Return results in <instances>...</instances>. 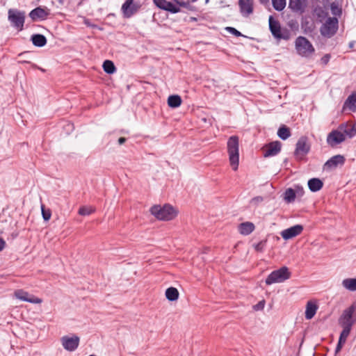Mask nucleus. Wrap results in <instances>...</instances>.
Returning <instances> with one entry per match:
<instances>
[{
	"mask_svg": "<svg viewBox=\"0 0 356 356\" xmlns=\"http://www.w3.org/2000/svg\"><path fill=\"white\" fill-rule=\"evenodd\" d=\"M227 153L231 167L236 170L239 163V138L236 136H232L227 143Z\"/></svg>",
	"mask_w": 356,
	"mask_h": 356,
	"instance_id": "obj_1",
	"label": "nucleus"
},
{
	"mask_svg": "<svg viewBox=\"0 0 356 356\" xmlns=\"http://www.w3.org/2000/svg\"><path fill=\"white\" fill-rule=\"evenodd\" d=\"M150 211L153 216L161 220H170L177 216L176 211L170 204H165L163 207L154 205L151 208Z\"/></svg>",
	"mask_w": 356,
	"mask_h": 356,
	"instance_id": "obj_2",
	"label": "nucleus"
},
{
	"mask_svg": "<svg viewBox=\"0 0 356 356\" xmlns=\"http://www.w3.org/2000/svg\"><path fill=\"white\" fill-rule=\"evenodd\" d=\"M291 277V272L286 266L273 270L266 279V284L270 285L274 283L283 282Z\"/></svg>",
	"mask_w": 356,
	"mask_h": 356,
	"instance_id": "obj_3",
	"label": "nucleus"
},
{
	"mask_svg": "<svg viewBox=\"0 0 356 356\" xmlns=\"http://www.w3.org/2000/svg\"><path fill=\"white\" fill-rule=\"evenodd\" d=\"M295 47L298 54L303 57H309L314 52L312 43L303 36L296 39Z\"/></svg>",
	"mask_w": 356,
	"mask_h": 356,
	"instance_id": "obj_4",
	"label": "nucleus"
},
{
	"mask_svg": "<svg viewBox=\"0 0 356 356\" xmlns=\"http://www.w3.org/2000/svg\"><path fill=\"white\" fill-rule=\"evenodd\" d=\"M8 19L11 25L21 31L24 29L25 22V13L17 9H9L8 12Z\"/></svg>",
	"mask_w": 356,
	"mask_h": 356,
	"instance_id": "obj_5",
	"label": "nucleus"
},
{
	"mask_svg": "<svg viewBox=\"0 0 356 356\" xmlns=\"http://www.w3.org/2000/svg\"><path fill=\"white\" fill-rule=\"evenodd\" d=\"M339 28V21L337 17H328L320 28L321 34L326 38L332 37Z\"/></svg>",
	"mask_w": 356,
	"mask_h": 356,
	"instance_id": "obj_6",
	"label": "nucleus"
},
{
	"mask_svg": "<svg viewBox=\"0 0 356 356\" xmlns=\"http://www.w3.org/2000/svg\"><path fill=\"white\" fill-rule=\"evenodd\" d=\"M356 311V302H353L349 307L343 310L341 316L339 319V324L341 327H353L356 323V318L353 317Z\"/></svg>",
	"mask_w": 356,
	"mask_h": 356,
	"instance_id": "obj_7",
	"label": "nucleus"
},
{
	"mask_svg": "<svg viewBox=\"0 0 356 356\" xmlns=\"http://www.w3.org/2000/svg\"><path fill=\"white\" fill-rule=\"evenodd\" d=\"M269 29L272 35L277 39L289 40L290 38V33L287 29H282L280 22L274 19L273 16L269 17Z\"/></svg>",
	"mask_w": 356,
	"mask_h": 356,
	"instance_id": "obj_8",
	"label": "nucleus"
},
{
	"mask_svg": "<svg viewBox=\"0 0 356 356\" xmlns=\"http://www.w3.org/2000/svg\"><path fill=\"white\" fill-rule=\"evenodd\" d=\"M310 150V145L305 136L300 138L296 143L295 156L298 159H302Z\"/></svg>",
	"mask_w": 356,
	"mask_h": 356,
	"instance_id": "obj_9",
	"label": "nucleus"
},
{
	"mask_svg": "<svg viewBox=\"0 0 356 356\" xmlns=\"http://www.w3.org/2000/svg\"><path fill=\"white\" fill-rule=\"evenodd\" d=\"M80 339L76 335L63 336L60 338V342L64 349L67 351H74L79 346Z\"/></svg>",
	"mask_w": 356,
	"mask_h": 356,
	"instance_id": "obj_10",
	"label": "nucleus"
},
{
	"mask_svg": "<svg viewBox=\"0 0 356 356\" xmlns=\"http://www.w3.org/2000/svg\"><path fill=\"white\" fill-rule=\"evenodd\" d=\"M346 140V136L341 130H333L327 136V143L331 147H335Z\"/></svg>",
	"mask_w": 356,
	"mask_h": 356,
	"instance_id": "obj_11",
	"label": "nucleus"
},
{
	"mask_svg": "<svg viewBox=\"0 0 356 356\" xmlns=\"http://www.w3.org/2000/svg\"><path fill=\"white\" fill-rule=\"evenodd\" d=\"M134 0H126L122 6V12L124 17L129 18L136 14L140 8V5L135 3Z\"/></svg>",
	"mask_w": 356,
	"mask_h": 356,
	"instance_id": "obj_12",
	"label": "nucleus"
},
{
	"mask_svg": "<svg viewBox=\"0 0 356 356\" xmlns=\"http://www.w3.org/2000/svg\"><path fill=\"white\" fill-rule=\"evenodd\" d=\"M345 162L343 156L338 154L331 157L324 164L323 169L325 170H332L337 168L339 165H343Z\"/></svg>",
	"mask_w": 356,
	"mask_h": 356,
	"instance_id": "obj_13",
	"label": "nucleus"
},
{
	"mask_svg": "<svg viewBox=\"0 0 356 356\" xmlns=\"http://www.w3.org/2000/svg\"><path fill=\"white\" fill-rule=\"evenodd\" d=\"M303 231V226L301 225H296L288 229H284L280 234L284 240H289L300 235Z\"/></svg>",
	"mask_w": 356,
	"mask_h": 356,
	"instance_id": "obj_14",
	"label": "nucleus"
},
{
	"mask_svg": "<svg viewBox=\"0 0 356 356\" xmlns=\"http://www.w3.org/2000/svg\"><path fill=\"white\" fill-rule=\"evenodd\" d=\"M240 13L243 17H248L254 11V0H238Z\"/></svg>",
	"mask_w": 356,
	"mask_h": 356,
	"instance_id": "obj_15",
	"label": "nucleus"
},
{
	"mask_svg": "<svg viewBox=\"0 0 356 356\" xmlns=\"http://www.w3.org/2000/svg\"><path fill=\"white\" fill-rule=\"evenodd\" d=\"M15 296L17 299L26 301L31 303L40 304L42 300L33 295H30L28 292L23 290H17L15 292Z\"/></svg>",
	"mask_w": 356,
	"mask_h": 356,
	"instance_id": "obj_16",
	"label": "nucleus"
},
{
	"mask_svg": "<svg viewBox=\"0 0 356 356\" xmlns=\"http://www.w3.org/2000/svg\"><path fill=\"white\" fill-rule=\"evenodd\" d=\"M153 1L158 8L172 13H177L181 10L178 6L166 0H153Z\"/></svg>",
	"mask_w": 356,
	"mask_h": 356,
	"instance_id": "obj_17",
	"label": "nucleus"
},
{
	"mask_svg": "<svg viewBox=\"0 0 356 356\" xmlns=\"http://www.w3.org/2000/svg\"><path fill=\"white\" fill-rule=\"evenodd\" d=\"M49 15V9L39 6L30 12L29 17L33 21H37L38 19L44 20Z\"/></svg>",
	"mask_w": 356,
	"mask_h": 356,
	"instance_id": "obj_18",
	"label": "nucleus"
},
{
	"mask_svg": "<svg viewBox=\"0 0 356 356\" xmlns=\"http://www.w3.org/2000/svg\"><path fill=\"white\" fill-rule=\"evenodd\" d=\"M307 6V0H289V7L295 13H303Z\"/></svg>",
	"mask_w": 356,
	"mask_h": 356,
	"instance_id": "obj_19",
	"label": "nucleus"
},
{
	"mask_svg": "<svg viewBox=\"0 0 356 356\" xmlns=\"http://www.w3.org/2000/svg\"><path fill=\"white\" fill-rule=\"evenodd\" d=\"M339 129L349 138H353L356 135V121L353 123H343L339 127Z\"/></svg>",
	"mask_w": 356,
	"mask_h": 356,
	"instance_id": "obj_20",
	"label": "nucleus"
},
{
	"mask_svg": "<svg viewBox=\"0 0 356 356\" xmlns=\"http://www.w3.org/2000/svg\"><path fill=\"white\" fill-rule=\"evenodd\" d=\"M281 150V143L279 141L270 143L265 149L264 156H273L277 155Z\"/></svg>",
	"mask_w": 356,
	"mask_h": 356,
	"instance_id": "obj_21",
	"label": "nucleus"
},
{
	"mask_svg": "<svg viewBox=\"0 0 356 356\" xmlns=\"http://www.w3.org/2000/svg\"><path fill=\"white\" fill-rule=\"evenodd\" d=\"M318 308V305L314 302L308 301L306 305L305 318L307 320L312 319L316 314Z\"/></svg>",
	"mask_w": 356,
	"mask_h": 356,
	"instance_id": "obj_22",
	"label": "nucleus"
},
{
	"mask_svg": "<svg viewBox=\"0 0 356 356\" xmlns=\"http://www.w3.org/2000/svg\"><path fill=\"white\" fill-rule=\"evenodd\" d=\"M255 229L254 225L251 222H242L238 225V231L243 235H249Z\"/></svg>",
	"mask_w": 356,
	"mask_h": 356,
	"instance_id": "obj_23",
	"label": "nucleus"
},
{
	"mask_svg": "<svg viewBox=\"0 0 356 356\" xmlns=\"http://www.w3.org/2000/svg\"><path fill=\"white\" fill-rule=\"evenodd\" d=\"M348 108L352 112H356V92L352 93L344 102L343 108Z\"/></svg>",
	"mask_w": 356,
	"mask_h": 356,
	"instance_id": "obj_24",
	"label": "nucleus"
},
{
	"mask_svg": "<svg viewBox=\"0 0 356 356\" xmlns=\"http://www.w3.org/2000/svg\"><path fill=\"white\" fill-rule=\"evenodd\" d=\"M323 186V181L318 178H312L308 181V187L312 192L320 191Z\"/></svg>",
	"mask_w": 356,
	"mask_h": 356,
	"instance_id": "obj_25",
	"label": "nucleus"
},
{
	"mask_svg": "<svg viewBox=\"0 0 356 356\" xmlns=\"http://www.w3.org/2000/svg\"><path fill=\"white\" fill-rule=\"evenodd\" d=\"M31 41L33 44L39 47H44L47 44L46 38L41 34H35L31 36Z\"/></svg>",
	"mask_w": 356,
	"mask_h": 356,
	"instance_id": "obj_26",
	"label": "nucleus"
},
{
	"mask_svg": "<svg viewBox=\"0 0 356 356\" xmlns=\"http://www.w3.org/2000/svg\"><path fill=\"white\" fill-rule=\"evenodd\" d=\"M179 293L175 287H169L165 291V297L170 301H175L179 298Z\"/></svg>",
	"mask_w": 356,
	"mask_h": 356,
	"instance_id": "obj_27",
	"label": "nucleus"
},
{
	"mask_svg": "<svg viewBox=\"0 0 356 356\" xmlns=\"http://www.w3.org/2000/svg\"><path fill=\"white\" fill-rule=\"evenodd\" d=\"M343 286L350 291H356V278H347L342 282Z\"/></svg>",
	"mask_w": 356,
	"mask_h": 356,
	"instance_id": "obj_28",
	"label": "nucleus"
},
{
	"mask_svg": "<svg viewBox=\"0 0 356 356\" xmlns=\"http://www.w3.org/2000/svg\"><path fill=\"white\" fill-rule=\"evenodd\" d=\"M181 104V98L179 95H170L168 99V104L171 108H177Z\"/></svg>",
	"mask_w": 356,
	"mask_h": 356,
	"instance_id": "obj_29",
	"label": "nucleus"
},
{
	"mask_svg": "<svg viewBox=\"0 0 356 356\" xmlns=\"http://www.w3.org/2000/svg\"><path fill=\"white\" fill-rule=\"evenodd\" d=\"M296 195L295 189L288 188L284 193V199L286 202L291 203L295 200Z\"/></svg>",
	"mask_w": 356,
	"mask_h": 356,
	"instance_id": "obj_30",
	"label": "nucleus"
},
{
	"mask_svg": "<svg viewBox=\"0 0 356 356\" xmlns=\"http://www.w3.org/2000/svg\"><path fill=\"white\" fill-rule=\"evenodd\" d=\"M277 135L281 139L286 140L291 136L290 129L284 125L278 129Z\"/></svg>",
	"mask_w": 356,
	"mask_h": 356,
	"instance_id": "obj_31",
	"label": "nucleus"
},
{
	"mask_svg": "<svg viewBox=\"0 0 356 356\" xmlns=\"http://www.w3.org/2000/svg\"><path fill=\"white\" fill-rule=\"evenodd\" d=\"M103 69L108 74H113L116 70L113 63L108 60L104 62Z\"/></svg>",
	"mask_w": 356,
	"mask_h": 356,
	"instance_id": "obj_32",
	"label": "nucleus"
},
{
	"mask_svg": "<svg viewBox=\"0 0 356 356\" xmlns=\"http://www.w3.org/2000/svg\"><path fill=\"white\" fill-rule=\"evenodd\" d=\"M343 327V330L340 334L339 340H340V343H345L348 335L350 334L352 327Z\"/></svg>",
	"mask_w": 356,
	"mask_h": 356,
	"instance_id": "obj_33",
	"label": "nucleus"
},
{
	"mask_svg": "<svg viewBox=\"0 0 356 356\" xmlns=\"http://www.w3.org/2000/svg\"><path fill=\"white\" fill-rule=\"evenodd\" d=\"M272 4L275 10L282 11L286 6V0H272Z\"/></svg>",
	"mask_w": 356,
	"mask_h": 356,
	"instance_id": "obj_34",
	"label": "nucleus"
},
{
	"mask_svg": "<svg viewBox=\"0 0 356 356\" xmlns=\"http://www.w3.org/2000/svg\"><path fill=\"white\" fill-rule=\"evenodd\" d=\"M95 209L90 207H82L79 210V214L81 216H88L92 213Z\"/></svg>",
	"mask_w": 356,
	"mask_h": 356,
	"instance_id": "obj_35",
	"label": "nucleus"
},
{
	"mask_svg": "<svg viewBox=\"0 0 356 356\" xmlns=\"http://www.w3.org/2000/svg\"><path fill=\"white\" fill-rule=\"evenodd\" d=\"M264 200V197L262 196H256L252 198L250 201V204L251 207H258L260 204H261Z\"/></svg>",
	"mask_w": 356,
	"mask_h": 356,
	"instance_id": "obj_36",
	"label": "nucleus"
},
{
	"mask_svg": "<svg viewBox=\"0 0 356 356\" xmlns=\"http://www.w3.org/2000/svg\"><path fill=\"white\" fill-rule=\"evenodd\" d=\"M42 218L45 221L49 220L51 216V212L49 209H45L43 204L41 205Z\"/></svg>",
	"mask_w": 356,
	"mask_h": 356,
	"instance_id": "obj_37",
	"label": "nucleus"
},
{
	"mask_svg": "<svg viewBox=\"0 0 356 356\" xmlns=\"http://www.w3.org/2000/svg\"><path fill=\"white\" fill-rule=\"evenodd\" d=\"M330 8L332 13L334 15H340L341 14V9L335 3H331Z\"/></svg>",
	"mask_w": 356,
	"mask_h": 356,
	"instance_id": "obj_38",
	"label": "nucleus"
},
{
	"mask_svg": "<svg viewBox=\"0 0 356 356\" xmlns=\"http://www.w3.org/2000/svg\"><path fill=\"white\" fill-rule=\"evenodd\" d=\"M266 241H261L257 244L254 245V249L257 252H262L266 246Z\"/></svg>",
	"mask_w": 356,
	"mask_h": 356,
	"instance_id": "obj_39",
	"label": "nucleus"
},
{
	"mask_svg": "<svg viewBox=\"0 0 356 356\" xmlns=\"http://www.w3.org/2000/svg\"><path fill=\"white\" fill-rule=\"evenodd\" d=\"M226 29L227 30V31L229 33L233 34L235 36L239 37V36L243 35L242 33L240 31H238V30H236L235 28L227 27Z\"/></svg>",
	"mask_w": 356,
	"mask_h": 356,
	"instance_id": "obj_40",
	"label": "nucleus"
},
{
	"mask_svg": "<svg viewBox=\"0 0 356 356\" xmlns=\"http://www.w3.org/2000/svg\"><path fill=\"white\" fill-rule=\"evenodd\" d=\"M265 305L264 300L259 302L257 305L253 306V309L256 311L261 310L264 309Z\"/></svg>",
	"mask_w": 356,
	"mask_h": 356,
	"instance_id": "obj_41",
	"label": "nucleus"
},
{
	"mask_svg": "<svg viewBox=\"0 0 356 356\" xmlns=\"http://www.w3.org/2000/svg\"><path fill=\"white\" fill-rule=\"evenodd\" d=\"M174 1L177 5L184 7V8H187L190 5L189 1L186 2V1H184L181 0H174Z\"/></svg>",
	"mask_w": 356,
	"mask_h": 356,
	"instance_id": "obj_42",
	"label": "nucleus"
},
{
	"mask_svg": "<svg viewBox=\"0 0 356 356\" xmlns=\"http://www.w3.org/2000/svg\"><path fill=\"white\" fill-rule=\"evenodd\" d=\"M295 191L298 195H302L304 193L303 188L298 185L295 186Z\"/></svg>",
	"mask_w": 356,
	"mask_h": 356,
	"instance_id": "obj_43",
	"label": "nucleus"
},
{
	"mask_svg": "<svg viewBox=\"0 0 356 356\" xmlns=\"http://www.w3.org/2000/svg\"><path fill=\"white\" fill-rule=\"evenodd\" d=\"M330 58V56L329 54L325 55L321 58L322 63H323L324 65H326L329 62Z\"/></svg>",
	"mask_w": 356,
	"mask_h": 356,
	"instance_id": "obj_44",
	"label": "nucleus"
},
{
	"mask_svg": "<svg viewBox=\"0 0 356 356\" xmlns=\"http://www.w3.org/2000/svg\"><path fill=\"white\" fill-rule=\"evenodd\" d=\"M5 246L6 241L2 238H0V252L4 249Z\"/></svg>",
	"mask_w": 356,
	"mask_h": 356,
	"instance_id": "obj_45",
	"label": "nucleus"
},
{
	"mask_svg": "<svg viewBox=\"0 0 356 356\" xmlns=\"http://www.w3.org/2000/svg\"><path fill=\"white\" fill-rule=\"evenodd\" d=\"M344 343H340V340H339V342H338V344L336 347V352L338 353L341 350V348H342V346L343 345Z\"/></svg>",
	"mask_w": 356,
	"mask_h": 356,
	"instance_id": "obj_46",
	"label": "nucleus"
},
{
	"mask_svg": "<svg viewBox=\"0 0 356 356\" xmlns=\"http://www.w3.org/2000/svg\"><path fill=\"white\" fill-rule=\"evenodd\" d=\"M84 24L87 26H89V27H96L95 25L94 24H92L88 19H86L84 21Z\"/></svg>",
	"mask_w": 356,
	"mask_h": 356,
	"instance_id": "obj_47",
	"label": "nucleus"
},
{
	"mask_svg": "<svg viewBox=\"0 0 356 356\" xmlns=\"http://www.w3.org/2000/svg\"><path fill=\"white\" fill-rule=\"evenodd\" d=\"M125 141H126V138H124V137H121V138H120L118 139V143H119L120 145H122L123 143H125Z\"/></svg>",
	"mask_w": 356,
	"mask_h": 356,
	"instance_id": "obj_48",
	"label": "nucleus"
},
{
	"mask_svg": "<svg viewBox=\"0 0 356 356\" xmlns=\"http://www.w3.org/2000/svg\"><path fill=\"white\" fill-rule=\"evenodd\" d=\"M19 63H29L28 61H26V60H19Z\"/></svg>",
	"mask_w": 356,
	"mask_h": 356,
	"instance_id": "obj_49",
	"label": "nucleus"
},
{
	"mask_svg": "<svg viewBox=\"0 0 356 356\" xmlns=\"http://www.w3.org/2000/svg\"><path fill=\"white\" fill-rule=\"evenodd\" d=\"M260 1L263 3V2L267 1L268 0H260Z\"/></svg>",
	"mask_w": 356,
	"mask_h": 356,
	"instance_id": "obj_50",
	"label": "nucleus"
}]
</instances>
